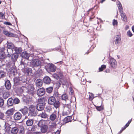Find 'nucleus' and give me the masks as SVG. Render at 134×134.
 <instances>
[{
  "mask_svg": "<svg viewBox=\"0 0 134 134\" xmlns=\"http://www.w3.org/2000/svg\"><path fill=\"white\" fill-rule=\"evenodd\" d=\"M5 57V55L4 52L0 51V59H3Z\"/></svg>",
  "mask_w": 134,
  "mask_h": 134,
  "instance_id": "c756f323",
  "label": "nucleus"
},
{
  "mask_svg": "<svg viewBox=\"0 0 134 134\" xmlns=\"http://www.w3.org/2000/svg\"><path fill=\"white\" fill-rule=\"evenodd\" d=\"M13 50L15 51L16 53L18 54H20L22 51V49L21 48L14 47Z\"/></svg>",
  "mask_w": 134,
  "mask_h": 134,
  "instance_id": "a878e982",
  "label": "nucleus"
},
{
  "mask_svg": "<svg viewBox=\"0 0 134 134\" xmlns=\"http://www.w3.org/2000/svg\"><path fill=\"white\" fill-rule=\"evenodd\" d=\"M30 56V54L27 53L26 52H23L21 54L22 57L23 58L26 59L28 60H30L29 59V58Z\"/></svg>",
  "mask_w": 134,
  "mask_h": 134,
  "instance_id": "2eb2a0df",
  "label": "nucleus"
},
{
  "mask_svg": "<svg viewBox=\"0 0 134 134\" xmlns=\"http://www.w3.org/2000/svg\"><path fill=\"white\" fill-rule=\"evenodd\" d=\"M41 62L38 59H33L32 60L31 65L33 68L35 67H38L41 65Z\"/></svg>",
  "mask_w": 134,
  "mask_h": 134,
  "instance_id": "20e7f679",
  "label": "nucleus"
},
{
  "mask_svg": "<svg viewBox=\"0 0 134 134\" xmlns=\"http://www.w3.org/2000/svg\"><path fill=\"white\" fill-rule=\"evenodd\" d=\"M121 16L122 18V20L125 21H127V18L125 13H123V12H120Z\"/></svg>",
  "mask_w": 134,
  "mask_h": 134,
  "instance_id": "a211bd4d",
  "label": "nucleus"
},
{
  "mask_svg": "<svg viewBox=\"0 0 134 134\" xmlns=\"http://www.w3.org/2000/svg\"><path fill=\"white\" fill-rule=\"evenodd\" d=\"M71 120V117L70 116H68L64 119V121L65 123H66L70 121Z\"/></svg>",
  "mask_w": 134,
  "mask_h": 134,
  "instance_id": "c85d7f7f",
  "label": "nucleus"
},
{
  "mask_svg": "<svg viewBox=\"0 0 134 134\" xmlns=\"http://www.w3.org/2000/svg\"><path fill=\"white\" fill-rule=\"evenodd\" d=\"M118 22L115 19H114L113 21V25L114 26L115 25H117L118 24Z\"/></svg>",
  "mask_w": 134,
  "mask_h": 134,
  "instance_id": "8fccbe9b",
  "label": "nucleus"
},
{
  "mask_svg": "<svg viewBox=\"0 0 134 134\" xmlns=\"http://www.w3.org/2000/svg\"><path fill=\"white\" fill-rule=\"evenodd\" d=\"M46 100V99L45 98L43 97L41 98L38 100L39 103H40L41 104L44 105V103Z\"/></svg>",
  "mask_w": 134,
  "mask_h": 134,
  "instance_id": "5701e85b",
  "label": "nucleus"
},
{
  "mask_svg": "<svg viewBox=\"0 0 134 134\" xmlns=\"http://www.w3.org/2000/svg\"><path fill=\"white\" fill-rule=\"evenodd\" d=\"M21 114L20 113L17 112L14 115V118L15 120H18L21 119Z\"/></svg>",
  "mask_w": 134,
  "mask_h": 134,
  "instance_id": "1a4fd4ad",
  "label": "nucleus"
},
{
  "mask_svg": "<svg viewBox=\"0 0 134 134\" xmlns=\"http://www.w3.org/2000/svg\"><path fill=\"white\" fill-rule=\"evenodd\" d=\"M21 111L24 114H25L27 113V108L22 109Z\"/></svg>",
  "mask_w": 134,
  "mask_h": 134,
  "instance_id": "ea45409f",
  "label": "nucleus"
},
{
  "mask_svg": "<svg viewBox=\"0 0 134 134\" xmlns=\"http://www.w3.org/2000/svg\"><path fill=\"white\" fill-rule=\"evenodd\" d=\"M14 44L11 43H8L7 44V47L8 49H7V52L8 54H7V56L10 57L11 56L13 49L14 48Z\"/></svg>",
  "mask_w": 134,
  "mask_h": 134,
  "instance_id": "f03ea898",
  "label": "nucleus"
},
{
  "mask_svg": "<svg viewBox=\"0 0 134 134\" xmlns=\"http://www.w3.org/2000/svg\"><path fill=\"white\" fill-rule=\"evenodd\" d=\"M44 108V105L38 103L37 105L36 108L38 111H42Z\"/></svg>",
  "mask_w": 134,
  "mask_h": 134,
  "instance_id": "ddd939ff",
  "label": "nucleus"
},
{
  "mask_svg": "<svg viewBox=\"0 0 134 134\" xmlns=\"http://www.w3.org/2000/svg\"><path fill=\"white\" fill-rule=\"evenodd\" d=\"M53 104L54 105V107L56 108H57L59 107L60 103L59 101H56L55 103H54V104Z\"/></svg>",
  "mask_w": 134,
  "mask_h": 134,
  "instance_id": "58836bf2",
  "label": "nucleus"
},
{
  "mask_svg": "<svg viewBox=\"0 0 134 134\" xmlns=\"http://www.w3.org/2000/svg\"><path fill=\"white\" fill-rule=\"evenodd\" d=\"M106 67V66L105 65H103L101 66V67L99 68V71H102L104 69H105Z\"/></svg>",
  "mask_w": 134,
  "mask_h": 134,
  "instance_id": "c03bdc74",
  "label": "nucleus"
},
{
  "mask_svg": "<svg viewBox=\"0 0 134 134\" xmlns=\"http://www.w3.org/2000/svg\"><path fill=\"white\" fill-rule=\"evenodd\" d=\"M56 100L55 98L53 96L50 97L48 99V102L49 104L53 105L56 102Z\"/></svg>",
  "mask_w": 134,
  "mask_h": 134,
  "instance_id": "9b49d317",
  "label": "nucleus"
},
{
  "mask_svg": "<svg viewBox=\"0 0 134 134\" xmlns=\"http://www.w3.org/2000/svg\"><path fill=\"white\" fill-rule=\"evenodd\" d=\"M20 132L22 134H23L24 132V129L22 126H20L19 127Z\"/></svg>",
  "mask_w": 134,
  "mask_h": 134,
  "instance_id": "72a5a7b5",
  "label": "nucleus"
},
{
  "mask_svg": "<svg viewBox=\"0 0 134 134\" xmlns=\"http://www.w3.org/2000/svg\"><path fill=\"white\" fill-rule=\"evenodd\" d=\"M56 115L54 113H53L50 115L49 119L51 121H54L56 119Z\"/></svg>",
  "mask_w": 134,
  "mask_h": 134,
  "instance_id": "393cba45",
  "label": "nucleus"
},
{
  "mask_svg": "<svg viewBox=\"0 0 134 134\" xmlns=\"http://www.w3.org/2000/svg\"><path fill=\"white\" fill-rule=\"evenodd\" d=\"M52 76L54 78L56 79H58L59 78V75L58 74H54Z\"/></svg>",
  "mask_w": 134,
  "mask_h": 134,
  "instance_id": "09e8293b",
  "label": "nucleus"
},
{
  "mask_svg": "<svg viewBox=\"0 0 134 134\" xmlns=\"http://www.w3.org/2000/svg\"><path fill=\"white\" fill-rule=\"evenodd\" d=\"M131 120H132V119H131L129 121L128 123H129L130 124V123L131 122Z\"/></svg>",
  "mask_w": 134,
  "mask_h": 134,
  "instance_id": "774afa93",
  "label": "nucleus"
},
{
  "mask_svg": "<svg viewBox=\"0 0 134 134\" xmlns=\"http://www.w3.org/2000/svg\"><path fill=\"white\" fill-rule=\"evenodd\" d=\"M127 35L128 36L131 37L132 36V34L130 30L128 31L127 32Z\"/></svg>",
  "mask_w": 134,
  "mask_h": 134,
  "instance_id": "de8ad7c7",
  "label": "nucleus"
},
{
  "mask_svg": "<svg viewBox=\"0 0 134 134\" xmlns=\"http://www.w3.org/2000/svg\"><path fill=\"white\" fill-rule=\"evenodd\" d=\"M119 3V5L118 6V8L119 9V10L120 12H122V7L120 3V2H118Z\"/></svg>",
  "mask_w": 134,
  "mask_h": 134,
  "instance_id": "a19ab883",
  "label": "nucleus"
},
{
  "mask_svg": "<svg viewBox=\"0 0 134 134\" xmlns=\"http://www.w3.org/2000/svg\"><path fill=\"white\" fill-rule=\"evenodd\" d=\"M43 122L42 121H40L38 124V126L41 127L43 126L44 125L43 124Z\"/></svg>",
  "mask_w": 134,
  "mask_h": 134,
  "instance_id": "a18cd8bd",
  "label": "nucleus"
},
{
  "mask_svg": "<svg viewBox=\"0 0 134 134\" xmlns=\"http://www.w3.org/2000/svg\"><path fill=\"white\" fill-rule=\"evenodd\" d=\"M35 134H40V132H37Z\"/></svg>",
  "mask_w": 134,
  "mask_h": 134,
  "instance_id": "338daca9",
  "label": "nucleus"
},
{
  "mask_svg": "<svg viewBox=\"0 0 134 134\" xmlns=\"http://www.w3.org/2000/svg\"><path fill=\"white\" fill-rule=\"evenodd\" d=\"M129 124L127 122L124 126V130H125L127 127L129 126Z\"/></svg>",
  "mask_w": 134,
  "mask_h": 134,
  "instance_id": "4d7b16f0",
  "label": "nucleus"
},
{
  "mask_svg": "<svg viewBox=\"0 0 134 134\" xmlns=\"http://www.w3.org/2000/svg\"><path fill=\"white\" fill-rule=\"evenodd\" d=\"M18 55L17 54H13L12 57V60L14 61H15L18 58Z\"/></svg>",
  "mask_w": 134,
  "mask_h": 134,
  "instance_id": "2f4dec72",
  "label": "nucleus"
},
{
  "mask_svg": "<svg viewBox=\"0 0 134 134\" xmlns=\"http://www.w3.org/2000/svg\"><path fill=\"white\" fill-rule=\"evenodd\" d=\"M63 115H67L70 114L71 110V106L69 104H63Z\"/></svg>",
  "mask_w": 134,
  "mask_h": 134,
  "instance_id": "f257e3e1",
  "label": "nucleus"
},
{
  "mask_svg": "<svg viewBox=\"0 0 134 134\" xmlns=\"http://www.w3.org/2000/svg\"><path fill=\"white\" fill-rule=\"evenodd\" d=\"M24 72L27 75H31L32 73V69L29 68H26L24 69Z\"/></svg>",
  "mask_w": 134,
  "mask_h": 134,
  "instance_id": "423d86ee",
  "label": "nucleus"
},
{
  "mask_svg": "<svg viewBox=\"0 0 134 134\" xmlns=\"http://www.w3.org/2000/svg\"><path fill=\"white\" fill-rule=\"evenodd\" d=\"M14 111V108H11L8 110L5 113V114L7 118H8L10 116L13 114Z\"/></svg>",
  "mask_w": 134,
  "mask_h": 134,
  "instance_id": "0eeeda50",
  "label": "nucleus"
},
{
  "mask_svg": "<svg viewBox=\"0 0 134 134\" xmlns=\"http://www.w3.org/2000/svg\"><path fill=\"white\" fill-rule=\"evenodd\" d=\"M59 133L60 132L59 131H58L55 133V134H59Z\"/></svg>",
  "mask_w": 134,
  "mask_h": 134,
  "instance_id": "e2e57ef3",
  "label": "nucleus"
},
{
  "mask_svg": "<svg viewBox=\"0 0 134 134\" xmlns=\"http://www.w3.org/2000/svg\"><path fill=\"white\" fill-rule=\"evenodd\" d=\"M31 88L30 89V90L29 89L28 91H31V93H33V92H34V89L33 87H31Z\"/></svg>",
  "mask_w": 134,
  "mask_h": 134,
  "instance_id": "864d4df0",
  "label": "nucleus"
},
{
  "mask_svg": "<svg viewBox=\"0 0 134 134\" xmlns=\"http://www.w3.org/2000/svg\"><path fill=\"white\" fill-rule=\"evenodd\" d=\"M62 99V100H65L66 102V101L69 100L68 99V96L66 94H63L61 96Z\"/></svg>",
  "mask_w": 134,
  "mask_h": 134,
  "instance_id": "412c9836",
  "label": "nucleus"
},
{
  "mask_svg": "<svg viewBox=\"0 0 134 134\" xmlns=\"http://www.w3.org/2000/svg\"><path fill=\"white\" fill-rule=\"evenodd\" d=\"M58 75H59V77L60 79L62 78L63 76V73L61 72H59L58 73Z\"/></svg>",
  "mask_w": 134,
  "mask_h": 134,
  "instance_id": "3c124183",
  "label": "nucleus"
},
{
  "mask_svg": "<svg viewBox=\"0 0 134 134\" xmlns=\"http://www.w3.org/2000/svg\"><path fill=\"white\" fill-rule=\"evenodd\" d=\"M4 48H2L1 49V51H2L4 52Z\"/></svg>",
  "mask_w": 134,
  "mask_h": 134,
  "instance_id": "69168bd1",
  "label": "nucleus"
},
{
  "mask_svg": "<svg viewBox=\"0 0 134 134\" xmlns=\"http://www.w3.org/2000/svg\"><path fill=\"white\" fill-rule=\"evenodd\" d=\"M116 38L115 40V43L116 44H119L121 41V38L118 35L116 37Z\"/></svg>",
  "mask_w": 134,
  "mask_h": 134,
  "instance_id": "cd10ccee",
  "label": "nucleus"
},
{
  "mask_svg": "<svg viewBox=\"0 0 134 134\" xmlns=\"http://www.w3.org/2000/svg\"><path fill=\"white\" fill-rule=\"evenodd\" d=\"M89 99L90 100H92L94 98V96L93 94L92 93H90L89 94Z\"/></svg>",
  "mask_w": 134,
  "mask_h": 134,
  "instance_id": "79ce46f5",
  "label": "nucleus"
},
{
  "mask_svg": "<svg viewBox=\"0 0 134 134\" xmlns=\"http://www.w3.org/2000/svg\"><path fill=\"white\" fill-rule=\"evenodd\" d=\"M0 17H1L2 19L4 17V15L1 12H0Z\"/></svg>",
  "mask_w": 134,
  "mask_h": 134,
  "instance_id": "6e6d98bb",
  "label": "nucleus"
},
{
  "mask_svg": "<svg viewBox=\"0 0 134 134\" xmlns=\"http://www.w3.org/2000/svg\"><path fill=\"white\" fill-rule=\"evenodd\" d=\"M39 116L42 118H46L47 117L48 115L44 111L43 112L42 111V113H41Z\"/></svg>",
  "mask_w": 134,
  "mask_h": 134,
  "instance_id": "aec40b11",
  "label": "nucleus"
},
{
  "mask_svg": "<svg viewBox=\"0 0 134 134\" xmlns=\"http://www.w3.org/2000/svg\"><path fill=\"white\" fill-rule=\"evenodd\" d=\"M4 104V100L2 98H0V107L3 106Z\"/></svg>",
  "mask_w": 134,
  "mask_h": 134,
  "instance_id": "49530a36",
  "label": "nucleus"
},
{
  "mask_svg": "<svg viewBox=\"0 0 134 134\" xmlns=\"http://www.w3.org/2000/svg\"><path fill=\"white\" fill-rule=\"evenodd\" d=\"M29 113L31 116H35L37 114L36 107L33 105H31L29 107Z\"/></svg>",
  "mask_w": 134,
  "mask_h": 134,
  "instance_id": "7ed1b4c3",
  "label": "nucleus"
},
{
  "mask_svg": "<svg viewBox=\"0 0 134 134\" xmlns=\"http://www.w3.org/2000/svg\"><path fill=\"white\" fill-rule=\"evenodd\" d=\"M3 88H2V87L1 88H0V90L1 91H3Z\"/></svg>",
  "mask_w": 134,
  "mask_h": 134,
  "instance_id": "0e129e2a",
  "label": "nucleus"
},
{
  "mask_svg": "<svg viewBox=\"0 0 134 134\" xmlns=\"http://www.w3.org/2000/svg\"><path fill=\"white\" fill-rule=\"evenodd\" d=\"M13 100V103L14 104H16L18 103L19 102V100L18 98H15L14 100Z\"/></svg>",
  "mask_w": 134,
  "mask_h": 134,
  "instance_id": "4c0bfd02",
  "label": "nucleus"
},
{
  "mask_svg": "<svg viewBox=\"0 0 134 134\" xmlns=\"http://www.w3.org/2000/svg\"><path fill=\"white\" fill-rule=\"evenodd\" d=\"M19 129L17 127H14L12 128L11 130V133L13 134H16L18 132Z\"/></svg>",
  "mask_w": 134,
  "mask_h": 134,
  "instance_id": "f3484780",
  "label": "nucleus"
},
{
  "mask_svg": "<svg viewBox=\"0 0 134 134\" xmlns=\"http://www.w3.org/2000/svg\"><path fill=\"white\" fill-rule=\"evenodd\" d=\"M35 83L37 87H40L42 86V81L40 79H37Z\"/></svg>",
  "mask_w": 134,
  "mask_h": 134,
  "instance_id": "f8f14e48",
  "label": "nucleus"
},
{
  "mask_svg": "<svg viewBox=\"0 0 134 134\" xmlns=\"http://www.w3.org/2000/svg\"><path fill=\"white\" fill-rule=\"evenodd\" d=\"M9 96V93L8 92H4L3 94V97L4 99H6Z\"/></svg>",
  "mask_w": 134,
  "mask_h": 134,
  "instance_id": "f704fd0d",
  "label": "nucleus"
},
{
  "mask_svg": "<svg viewBox=\"0 0 134 134\" xmlns=\"http://www.w3.org/2000/svg\"><path fill=\"white\" fill-rule=\"evenodd\" d=\"M45 93V90L43 88L38 89L37 91V95L39 96H43Z\"/></svg>",
  "mask_w": 134,
  "mask_h": 134,
  "instance_id": "39448f33",
  "label": "nucleus"
},
{
  "mask_svg": "<svg viewBox=\"0 0 134 134\" xmlns=\"http://www.w3.org/2000/svg\"><path fill=\"white\" fill-rule=\"evenodd\" d=\"M43 82L46 84H49L51 82L50 78L48 76L44 77L43 79Z\"/></svg>",
  "mask_w": 134,
  "mask_h": 134,
  "instance_id": "4468645a",
  "label": "nucleus"
},
{
  "mask_svg": "<svg viewBox=\"0 0 134 134\" xmlns=\"http://www.w3.org/2000/svg\"><path fill=\"white\" fill-rule=\"evenodd\" d=\"M53 96L57 98H59L61 97V95L59 94L58 92L56 91H55L54 92Z\"/></svg>",
  "mask_w": 134,
  "mask_h": 134,
  "instance_id": "473e14b6",
  "label": "nucleus"
},
{
  "mask_svg": "<svg viewBox=\"0 0 134 134\" xmlns=\"http://www.w3.org/2000/svg\"><path fill=\"white\" fill-rule=\"evenodd\" d=\"M110 63L111 66L113 68H115L117 66L116 62V60L113 59H110Z\"/></svg>",
  "mask_w": 134,
  "mask_h": 134,
  "instance_id": "9d476101",
  "label": "nucleus"
},
{
  "mask_svg": "<svg viewBox=\"0 0 134 134\" xmlns=\"http://www.w3.org/2000/svg\"><path fill=\"white\" fill-rule=\"evenodd\" d=\"M4 24L6 25H12V24L10 23V22H8L5 21L4 23Z\"/></svg>",
  "mask_w": 134,
  "mask_h": 134,
  "instance_id": "5fc2aeb1",
  "label": "nucleus"
},
{
  "mask_svg": "<svg viewBox=\"0 0 134 134\" xmlns=\"http://www.w3.org/2000/svg\"><path fill=\"white\" fill-rule=\"evenodd\" d=\"M41 128V131L43 133L46 132L48 129L47 126L45 125H44Z\"/></svg>",
  "mask_w": 134,
  "mask_h": 134,
  "instance_id": "6ab92c4d",
  "label": "nucleus"
},
{
  "mask_svg": "<svg viewBox=\"0 0 134 134\" xmlns=\"http://www.w3.org/2000/svg\"><path fill=\"white\" fill-rule=\"evenodd\" d=\"M5 72L2 71H0V79L5 77Z\"/></svg>",
  "mask_w": 134,
  "mask_h": 134,
  "instance_id": "7c9ffc66",
  "label": "nucleus"
},
{
  "mask_svg": "<svg viewBox=\"0 0 134 134\" xmlns=\"http://www.w3.org/2000/svg\"><path fill=\"white\" fill-rule=\"evenodd\" d=\"M70 92H71V93L72 94V93L73 92V91L72 90V88H70Z\"/></svg>",
  "mask_w": 134,
  "mask_h": 134,
  "instance_id": "bf43d9fd",
  "label": "nucleus"
},
{
  "mask_svg": "<svg viewBox=\"0 0 134 134\" xmlns=\"http://www.w3.org/2000/svg\"><path fill=\"white\" fill-rule=\"evenodd\" d=\"M33 123V120L32 119H29L26 121V124L28 126H32Z\"/></svg>",
  "mask_w": 134,
  "mask_h": 134,
  "instance_id": "4be33fe9",
  "label": "nucleus"
},
{
  "mask_svg": "<svg viewBox=\"0 0 134 134\" xmlns=\"http://www.w3.org/2000/svg\"><path fill=\"white\" fill-rule=\"evenodd\" d=\"M96 108L98 111H100L103 109L104 107L103 106H96Z\"/></svg>",
  "mask_w": 134,
  "mask_h": 134,
  "instance_id": "37998d69",
  "label": "nucleus"
},
{
  "mask_svg": "<svg viewBox=\"0 0 134 134\" xmlns=\"http://www.w3.org/2000/svg\"><path fill=\"white\" fill-rule=\"evenodd\" d=\"M53 89L52 87H49L47 88V92L48 93H51L52 92Z\"/></svg>",
  "mask_w": 134,
  "mask_h": 134,
  "instance_id": "e433bc0d",
  "label": "nucleus"
},
{
  "mask_svg": "<svg viewBox=\"0 0 134 134\" xmlns=\"http://www.w3.org/2000/svg\"><path fill=\"white\" fill-rule=\"evenodd\" d=\"M48 69L51 72H54L56 69V67L53 64H48L47 65Z\"/></svg>",
  "mask_w": 134,
  "mask_h": 134,
  "instance_id": "6e6552de",
  "label": "nucleus"
},
{
  "mask_svg": "<svg viewBox=\"0 0 134 134\" xmlns=\"http://www.w3.org/2000/svg\"><path fill=\"white\" fill-rule=\"evenodd\" d=\"M124 128H122V130H121L119 132V134L120 133H121L122 132V131L124 130Z\"/></svg>",
  "mask_w": 134,
  "mask_h": 134,
  "instance_id": "052dcab7",
  "label": "nucleus"
},
{
  "mask_svg": "<svg viewBox=\"0 0 134 134\" xmlns=\"http://www.w3.org/2000/svg\"><path fill=\"white\" fill-rule=\"evenodd\" d=\"M5 86L7 89L9 90L11 87V85L10 81L8 80L6 81L5 83Z\"/></svg>",
  "mask_w": 134,
  "mask_h": 134,
  "instance_id": "dca6fc26",
  "label": "nucleus"
},
{
  "mask_svg": "<svg viewBox=\"0 0 134 134\" xmlns=\"http://www.w3.org/2000/svg\"><path fill=\"white\" fill-rule=\"evenodd\" d=\"M129 28V26L128 25H126L125 27V29L126 30Z\"/></svg>",
  "mask_w": 134,
  "mask_h": 134,
  "instance_id": "13d9d810",
  "label": "nucleus"
},
{
  "mask_svg": "<svg viewBox=\"0 0 134 134\" xmlns=\"http://www.w3.org/2000/svg\"><path fill=\"white\" fill-rule=\"evenodd\" d=\"M4 116V114L1 112H0V118L2 119Z\"/></svg>",
  "mask_w": 134,
  "mask_h": 134,
  "instance_id": "603ef678",
  "label": "nucleus"
},
{
  "mask_svg": "<svg viewBox=\"0 0 134 134\" xmlns=\"http://www.w3.org/2000/svg\"><path fill=\"white\" fill-rule=\"evenodd\" d=\"M27 66V64L23 62L22 61L21 62V63L20 66H22V69H24Z\"/></svg>",
  "mask_w": 134,
  "mask_h": 134,
  "instance_id": "c9c22d12",
  "label": "nucleus"
},
{
  "mask_svg": "<svg viewBox=\"0 0 134 134\" xmlns=\"http://www.w3.org/2000/svg\"><path fill=\"white\" fill-rule=\"evenodd\" d=\"M7 104L8 106H12L14 104L13 99L11 98H9L7 101Z\"/></svg>",
  "mask_w": 134,
  "mask_h": 134,
  "instance_id": "bb28decb",
  "label": "nucleus"
},
{
  "mask_svg": "<svg viewBox=\"0 0 134 134\" xmlns=\"http://www.w3.org/2000/svg\"><path fill=\"white\" fill-rule=\"evenodd\" d=\"M3 33L5 35H7L9 37H13L14 36L13 34L12 33H10L8 31L4 30L3 31Z\"/></svg>",
  "mask_w": 134,
  "mask_h": 134,
  "instance_id": "b1692460",
  "label": "nucleus"
},
{
  "mask_svg": "<svg viewBox=\"0 0 134 134\" xmlns=\"http://www.w3.org/2000/svg\"><path fill=\"white\" fill-rule=\"evenodd\" d=\"M132 30L134 33V26H133L132 27Z\"/></svg>",
  "mask_w": 134,
  "mask_h": 134,
  "instance_id": "680f3d73",
  "label": "nucleus"
}]
</instances>
